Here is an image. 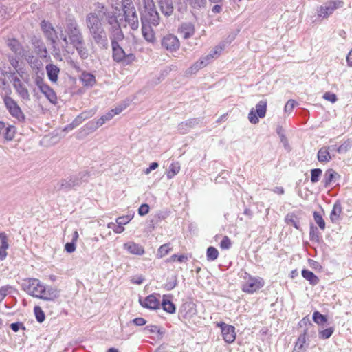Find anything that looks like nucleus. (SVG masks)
<instances>
[{
    "label": "nucleus",
    "instance_id": "obj_13",
    "mask_svg": "<svg viewBox=\"0 0 352 352\" xmlns=\"http://www.w3.org/2000/svg\"><path fill=\"white\" fill-rule=\"evenodd\" d=\"M212 61L211 56H204L201 57L198 60L195 62L188 69V72L190 74L197 73L200 69L208 66Z\"/></svg>",
    "mask_w": 352,
    "mask_h": 352
},
{
    "label": "nucleus",
    "instance_id": "obj_56",
    "mask_svg": "<svg viewBox=\"0 0 352 352\" xmlns=\"http://www.w3.org/2000/svg\"><path fill=\"white\" fill-rule=\"evenodd\" d=\"M8 289V286H3L0 288V302H1L7 296Z\"/></svg>",
    "mask_w": 352,
    "mask_h": 352
},
{
    "label": "nucleus",
    "instance_id": "obj_18",
    "mask_svg": "<svg viewBox=\"0 0 352 352\" xmlns=\"http://www.w3.org/2000/svg\"><path fill=\"white\" fill-rule=\"evenodd\" d=\"M0 261H3L8 255L7 250L9 248L8 236L5 232H0Z\"/></svg>",
    "mask_w": 352,
    "mask_h": 352
},
{
    "label": "nucleus",
    "instance_id": "obj_11",
    "mask_svg": "<svg viewBox=\"0 0 352 352\" xmlns=\"http://www.w3.org/2000/svg\"><path fill=\"white\" fill-rule=\"evenodd\" d=\"M160 295L159 294H152L144 298H140L139 303L144 308L157 310L160 308L161 302L160 300Z\"/></svg>",
    "mask_w": 352,
    "mask_h": 352
},
{
    "label": "nucleus",
    "instance_id": "obj_6",
    "mask_svg": "<svg viewBox=\"0 0 352 352\" xmlns=\"http://www.w3.org/2000/svg\"><path fill=\"white\" fill-rule=\"evenodd\" d=\"M112 58L113 60L124 65H128L136 60L135 55L133 53L126 54L123 48L119 45L118 42L112 39Z\"/></svg>",
    "mask_w": 352,
    "mask_h": 352
},
{
    "label": "nucleus",
    "instance_id": "obj_37",
    "mask_svg": "<svg viewBox=\"0 0 352 352\" xmlns=\"http://www.w3.org/2000/svg\"><path fill=\"white\" fill-rule=\"evenodd\" d=\"M188 261V256L184 254L177 255V254H173L169 258H168L166 260V263H174V262H179V263H184Z\"/></svg>",
    "mask_w": 352,
    "mask_h": 352
},
{
    "label": "nucleus",
    "instance_id": "obj_22",
    "mask_svg": "<svg viewBox=\"0 0 352 352\" xmlns=\"http://www.w3.org/2000/svg\"><path fill=\"white\" fill-rule=\"evenodd\" d=\"M148 24L149 25H146L143 23L142 28V34H143L144 38L148 42L154 43L155 41V32H154L153 30L151 28V27L150 26L151 24L150 23H148Z\"/></svg>",
    "mask_w": 352,
    "mask_h": 352
},
{
    "label": "nucleus",
    "instance_id": "obj_61",
    "mask_svg": "<svg viewBox=\"0 0 352 352\" xmlns=\"http://www.w3.org/2000/svg\"><path fill=\"white\" fill-rule=\"evenodd\" d=\"M96 10H97L98 12H101L104 9V6L100 3H97L95 4Z\"/></svg>",
    "mask_w": 352,
    "mask_h": 352
},
{
    "label": "nucleus",
    "instance_id": "obj_38",
    "mask_svg": "<svg viewBox=\"0 0 352 352\" xmlns=\"http://www.w3.org/2000/svg\"><path fill=\"white\" fill-rule=\"evenodd\" d=\"M206 256L208 261H214L219 256V252L215 248L210 246L207 249Z\"/></svg>",
    "mask_w": 352,
    "mask_h": 352
},
{
    "label": "nucleus",
    "instance_id": "obj_17",
    "mask_svg": "<svg viewBox=\"0 0 352 352\" xmlns=\"http://www.w3.org/2000/svg\"><path fill=\"white\" fill-rule=\"evenodd\" d=\"M171 295H164L161 305L164 311L173 314L176 311V306L171 301Z\"/></svg>",
    "mask_w": 352,
    "mask_h": 352
},
{
    "label": "nucleus",
    "instance_id": "obj_1",
    "mask_svg": "<svg viewBox=\"0 0 352 352\" xmlns=\"http://www.w3.org/2000/svg\"><path fill=\"white\" fill-rule=\"evenodd\" d=\"M107 18L110 25L125 23L133 30H136L139 26L138 16L131 0H122V9L115 8L111 13L108 14Z\"/></svg>",
    "mask_w": 352,
    "mask_h": 352
},
{
    "label": "nucleus",
    "instance_id": "obj_52",
    "mask_svg": "<svg viewBox=\"0 0 352 352\" xmlns=\"http://www.w3.org/2000/svg\"><path fill=\"white\" fill-rule=\"evenodd\" d=\"M77 50L79 55L82 58H86L88 56V52L87 49L84 47L83 44H81L79 47H75Z\"/></svg>",
    "mask_w": 352,
    "mask_h": 352
},
{
    "label": "nucleus",
    "instance_id": "obj_16",
    "mask_svg": "<svg viewBox=\"0 0 352 352\" xmlns=\"http://www.w3.org/2000/svg\"><path fill=\"white\" fill-rule=\"evenodd\" d=\"M69 38L74 47H79L81 44H83L82 36L76 26H74L72 29H71L69 33Z\"/></svg>",
    "mask_w": 352,
    "mask_h": 352
},
{
    "label": "nucleus",
    "instance_id": "obj_9",
    "mask_svg": "<svg viewBox=\"0 0 352 352\" xmlns=\"http://www.w3.org/2000/svg\"><path fill=\"white\" fill-rule=\"evenodd\" d=\"M217 327L221 328L223 339L226 343L231 344L235 341L236 333L233 325L220 322L217 323Z\"/></svg>",
    "mask_w": 352,
    "mask_h": 352
},
{
    "label": "nucleus",
    "instance_id": "obj_43",
    "mask_svg": "<svg viewBox=\"0 0 352 352\" xmlns=\"http://www.w3.org/2000/svg\"><path fill=\"white\" fill-rule=\"evenodd\" d=\"M334 331L333 327H329L319 331V337L321 339H328L331 336Z\"/></svg>",
    "mask_w": 352,
    "mask_h": 352
},
{
    "label": "nucleus",
    "instance_id": "obj_64",
    "mask_svg": "<svg viewBox=\"0 0 352 352\" xmlns=\"http://www.w3.org/2000/svg\"><path fill=\"white\" fill-rule=\"evenodd\" d=\"M124 230V227L122 226V225H118L116 228L114 229V232L116 233H122L123 231Z\"/></svg>",
    "mask_w": 352,
    "mask_h": 352
},
{
    "label": "nucleus",
    "instance_id": "obj_46",
    "mask_svg": "<svg viewBox=\"0 0 352 352\" xmlns=\"http://www.w3.org/2000/svg\"><path fill=\"white\" fill-rule=\"evenodd\" d=\"M232 242L230 239L227 236H223V239L220 243V248L222 250H228L230 248Z\"/></svg>",
    "mask_w": 352,
    "mask_h": 352
},
{
    "label": "nucleus",
    "instance_id": "obj_4",
    "mask_svg": "<svg viewBox=\"0 0 352 352\" xmlns=\"http://www.w3.org/2000/svg\"><path fill=\"white\" fill-rule=\"evenodd\" d=\"M243 279L241 284V290L246 294H254L259 291L265 285L263 278L256 277L246 271H244L240 275Z\"/></svg>",
    "mask_w": 352,
    "mask_h": 352
},
{
    "label": "nucleus",
    "instance_id": "obj_41",
    "mask_svg": "<svg viewBox=\"0 0 352 352\" xmlns=\"http://www.w3.org/2000/svg\"><path fill=\"white\" fill-rule=\"evenodd\" d=\"M34 313L35 317L36 318V320L38 322H42L45 320V315L44 311L42 310V309L40 306L34 307Z\"/></svg>",
    "mask_w": 352,
    "mask_h": 352
},
{
    "label": "nucleus",
    "instance_id": "obj_51",
    "mask_svg": "<svg viewBox=\"0 0 352 352\" xmlns=\"http://www.w3.org/2000/svg\"><path fill=\"white\" fill-rule=\"evenodd\" d=\"M323 98L326 100L330 101L332 103H334L337 100L336 95L329 91L325 92L324 94Z\"/></svg>",
    "mask_w": 352,
    "mask_h": 352
},
{
    "label": "nucleus",
    "instance_id": "obj_20",
    "mask_svg": "<svg viewBox=\"0 0 352 352\" xmlns=\"http://www.w3.org/2000/svg\"><path fill=\"white\" fill-rule=\"evenodd\" d=\"M41 28L47 38L53 39L56 36L55 29L49 21L43 20L41 23Z\"/></svg>",
    "mask_w": 352,
    "mask_h": 352
},
{
    "label": "nucleus",
    "instance_id": "obj_12",
    "mask_svg": "<svg viewBox=\"0 0 352 352\" xmlns=\"http://www.w3.org/2000/svg\"><path fill=\"white\" fill-rule=\"evenodd\" d=\"M162 45L168 51L175 52L179 48L180 42L176 36L169 34L163 37Z\"/></svg>",
    "mask_w": 352,
    "mask_h": 352
},
{
    "label": "nucleus",
    "instance_id": "obj_39",
    "mask_svg": "<svg viewBox=\"0 0 352 352\" xmlns=\"http://www.w3.org/2000/svg\"><path fill=\"white\" fill-rule=\"evenodd\" d=\"M313 216H314L315 222L318 224L319 228L322 230H324L325 229L326 224H325V221H324V219L322 218V215L319 212L314 211L313 213Z\"/></svg>",
    "mask_w": 352,
    "mask_h": 352
},
{
    "label": "nucleus",
    "instance_id": "obj_57",
    "mask_svg": "<svg viewBox=\"0 0 352 352\" xmlns=\"http://www.w3.org/2000/svg\"><path fill=\"white\" fill-rule=\"evenodd\" d=\"M133 323L137 326H143L146 323V320L143 318L138 317L133 320Z\"/></svg>",
    "mask_w": 352,
    "mask_h": 352
},
{
    "label": "nucleus",
    "instance_id": "obj_63",
    "mask_svg": "<svg viewBox=\"0 0 352 352\" xmlns=\"http://www.w3.org/2000/svg\"><path fill=\"white\" fill-rule=\"evenodd\" d=\"M146 329L148 330L150 332L154 333L158 331V327L156 325L147 326Z\"/></svg>",
    "mask_w": 352,
    "mask_h": 352
},
{
    "label": "nucleus",
    "instance_id": "obj_50",
    "mask_svg": "<svg viewBox=\"0 0 352 352\" xmlns=\"http://www.w3.org/2000/svg\"><path fill=\"white\" fill-rule=\"evenodd\" d=\"M126 108V105H120L118 107H116V108L110 110L109 112L111 115L112 118H113L115 116L120 114L123 110H124Z\"/></svg>",
    "mask_w": 352,
    "mask_h": 352
},
{
    "label": "nucleus",
    "instance_id": "obj_27",
    "mask_svg": "<svg viewBox=\"0 0 352 352\" xmlns=\"http://www.w3.org/2000/svg\"><path fill=\"white\" fill-rule=\"evenodd\" d=\"M16 127L13 125L5 126L3 138L6 141H12L16 134Z\"/></svg>",
    "mask_w": 352,
    "mask_h": 352
},
{
    "label": "nucleus",
    "instance_id": "obj_14",
    "mask_svg": "<svg viewBox=\"0 0 352 352\" xmlns=\"http://www.w3.org/2000/svg\"><path fill=\"white\" fill-rule=\"evenodd\" d=\"M123 248L133 255L142 256L145 254L144 246L132 241L124 243Z\"/></svg>",
    "mask_w": 352,
    "mask_h": 352
},
{
    "label": "nucleus",
    "instance_id": "obj_35",
    "mask_svg": "<svg viewBox=\"0 0 352 352\" xmlns=\"http://www.w3.org/2000/svg\"><path fill=\"white\" fill-rule=\"evenodd\" d=\"M313 320L315 323L321 325L327 322V318L326 316L321 314L318 311H316L313 314Z\"/></svg>",
    "mask_w": 352,
    "mask_h": 352
},
{
    "label": "nucleus",
    "instance_id": "obj_45",
    "mask_svg": "<svg viewBox=\"0 0 352 352\" xmlns=\"http://www.w3.org/2000/svg\"><path fill=\"white\" fill-rule=\"evenodd\" d=\"M223 50V48L221 46H216L208 54H207V56H211L212 61L213 59L220 56Z\"/></svg>",
    "mask_w": 352,
    "mask_h": 352
},
{
    "label": "nucleus",
    "instance_id": "obj_36",
    "mask_svg": "<svg viewBox=\"0 0 352 352\" xmlns=\"http://www.w3.org/2000/svg\"><path fill=\"white\" fill-rule=\"evenodd\" d=\"M336 175L337 173L333 169H328L324 175V185L326 186H329Z\"/></svg>",
    "mask_w": 352,
    "mask_h": 352
},
{
    "label": "nucleus",
    "instance_id": "obj_24",
    "mask_svg": "<svg viewBox=\"0 0 352 352\" xmlns=\"http://www.w3.org/2000/svg\"><path fill=\"white\" fill-rule=\"evenodd\" d=\"M159 6L162 12L166 15H170L173 12L172 0H159Z\"/></svg>",
    "mask_w": 352,
    "mask_h": 352
},
{
    "label": "nucleus",
    "instance_id": "obj_49",
    "mask_svg": "<svg viewBox=\"0 0 352 352\" xmlns=\"http://www.w3.org/2000/svg\"><path fill=\"white\" fill-rule=\"evenodd\" d=\"M113 118L109 112L107 113L105 115H103L100 117V119L96 122L98 126H102L105 122L111 120Z\"/></svg>",
    "mask_w": 352,
    "mask_h": 352
},
{
    "label": "nucleus",
    "instance_id": "obj_31",
    "mask_svg": "<svg viewBox=\"0 0 352 352\" xmlns=\"http://www.w3.org/2000/svg\"><path fill=\"white\" fill-rule=\"evenodd\" d=\"M7 44L9 48L14 53L19 52L22 48L21 43L14 38H9Z\"/></svg>",
    "mask_w": 352,
    "mask_h": 352
},
{
    "label": "nucleus",
    "instance_id": "obj_2",
    "mask_svg": "<svg viewBox=\"0 0 352 352\" xmlns=\"http://www.w3.org/2000/svg\"><path fill=\"white\" fill-rule=\"evenodd\" d=\"M26 282L25 290L33 297L47 301H54L59 296V292L56 288L47 286L37 278H29Z\"/></svg>",
    "mask_w": 352,
    "mask_h": 352
},
{
    "label": "nucleus",
    "instance_id": "obj_25",
    "mask_svg": "<svg viewBox=\"0 0 352 352\" xmlns=\"http://www.w3.org/2000/svg\"><path fill=\"white\" fill-rule=\"evenodd\" d=\"M302 276L305 279L308 280L309 283L312 285H317L320 281L319 278L316 274H314L311 271H309L308 270H302Z\"/></svg>",
    "mask_w": 352,
    "mask_h": 352
},
{
    "label": "nucleus",
    "instance_id": "obj_55",
    "mask_svg": "<svg viewBox=\"0 0 352 352\" xmlns=\"http://www.w3.org/2000/svg\"><path fill=\"white\" fill-rule=\"evenodd\" d=\"M65 250L67 252H69V253L74 252L76 250V244H75V243L74 242L67 243L65 245Z\"/></svg>",
    "mask_w": 352,
    "mask_h": 352
},
{
    "label": "nucleus",
    "instance_id": "obj_7",
    "mask_svg": "<svg viewBox=\"0 0 352 352\" xmlns=\"http://www.w3.org/2000/svg\"><path fill=\"white\" fill-rule=\"evenodd\" d=\"M267 100H260L255 108H252L248 113V120L250 123L256 124L259 122V118H263L266 116Z\"/></svg>",
    "mask_w": 352,
    "mask_h": 352
},
{
    "label": "nucleus",
    "instance_id": "obj_58",
    "mask_svg": "<svg viewBox=\"0 0 352 352\" xmlns=\"http://www.w3.org/2000/svg\"><path fill=\"white\" fill-rule=\"evenodd\" d=\"M158 163L157 162H153L150 164L149 167L146 169L145 173L148 174L151 173V170H153L156 169L158 167Z\"/></svg>",
    "mask_w": 352,
    "mask_h": 352
},
{
    "label": "nucleus",
    "instance_id": "obj_33",
    "mask_svg": "<svg viewBox=\"0 0 352 352\" xmlns=\"http://www.w3.org/2000/svg\"><path fill=\"white\" fill-rule=\"evenodd\" d=\"M121 25L122 24L119 23H118V25H111L113 28V37L111 38V40L114 39L115 41L118 42V41H122L124 38V34L120 28Z\"/></svg>",
    "mask_w": 352,
    "mask_h": 352
},
{
    "label": "nucleus",
    "instance_id": "obj_30",
    "mask_svg": "<svg viewBox=\"0 0 352 352\" xmlns=\"http://www.w3.org/2000/svg\"><path fill=\"white\" fill-rule=\"evenodd\" d=\"M173 250L171 244L170 243H164L162 245L157 249V256L158 258H163Z\"/></svg>",
    "mask_w": 352,
    "mask_h": 352
},
{
    "label": "nucleus",
    "instance_id": "obj_21",
    "mask_svg": "<svg viewBox=\"0 0 352 352\" xmlns=\"http://www.w3.org/2000/svg\"><path fill=\"white\" fill-rule=\"evenodd\" d=\"M179 32L184 38H190L195 34V26L193 24L190 23H184L181 25Z\"/></svg>",
    "mask_w": 352,
    "mask_h": 352
},
{
    "label": "nucleus",
    "instance_id": "obj_42",
    "mask_svg": "<svg viewBox=\"0 0 352 352\" xmlns=\"http://www.w3.org/2000/svg\"><path fill=\"white\" fill-rule=\"evenodd\" d=\"M322 173V170L320 168L312 169L311 170V182L314 184L318 182Z\"/></svg>",
    "mask_w": 352,
    "mask_h": 352
},
{
    "label": "nucleus",
    "instance_id": "obj_40",
    "mask_svg": "<svg viewBox=\"0 0 352 352\" xmlns=\"http://www.w3.org/2000/svg\"><path fill=\"white\" fill-rule=\"evenodd\" d=\"M186 3L194 9H199L206 5V0H186Z\"/></svg>",
    "mask_w": 352,
    "mask_h": 352
},
{
    "label": "nucleus",
    "instance_id": "obj_44",
    "mask_svg": "<svg viewBox=\"0 0 352 352\" xmlns=\"http://www.w3.org/2000/svg\"><path fill=\"white\" fill-rule=\"evenodd\" d=\"M307 342V338H306V332H305L303 334L300 335L296 342L295 347L298 349H302L304 347L305 344Z\"/></svg>",
    "mask_w": 352,
    "mask_h": 352
},
{
    "label": "nucleus",
    "instance_id": "obj_48",
    "mask_svg": "<svg viewBox=\"0 0 352 352\" xmlns=\"http://www.w3.org/2000/svg\"><path fill=\"white\" fill-rule=\"evenodd\" d=\"M132 219V217L130 215H126L120 217L116 219V222L118 225H126Z\"/></svg>",
    "mask_w": 352,
    "mask_h": 352
},
{
    "label": "nucleus",
    "instance_id": "obj_53",
    "mask_svg": "<svg viewBox=\"0 0 352 352\" xmlns=\"http://www.w3.org/2000/svg\"><path fill=\"white\" fill-rule=\"evenodd\" d=\"M149 212V206L146 204H142L138 209V214L140 216H144Z\"/></svg>",
    "mask_w": 352,
    "mask_h": 352
},
{
    "label": "nucleus",
    "instance_id": "obj_26",
    "mask_svg": "<svg viewBox=\"0 0 352 352\" xmlns=\"http://www.w3.org/2000/svg\"><path fill=\"white\" fill-rule=\"evenodd\" d=\"M180 171V165L179 162L171 163L168 167V170L166 172V176L168 179L173 178Z\"/></svg>",
    "mask_w": 352,
    "mask_h": 352
},
{
    "label": "nucleus",
    "instance_id": "obj_3",
    "mask_svg": "<svg viewBox=\"0 0 352 352\" xmlns=\"http://www.w3.org/2000/svg\"><path fill=\"white\" fill-rule=\"evenodd\" d=\"M85 21L94 41L98 45H107V37L99 16L95 12H90L86 16Z\"/></svg>",
    "mask_w": 352,
    "mask_h": 352
},
{
    "label": "nucleus",
    "instance_id": "obj_62",
    "mask_svg": "<svg viewBox=\"0 0 352 352\" xmlns=\"http://www.w3.org/2000/svg\"><path fill=\"white\" fill-rule=\"evenodd\" d=\"M346 61L349 66H352V50L349 52L346 56Z\"/></svg>",
    "mask_w": 352,
    "mask_h": 352
},
{
    "label": "nucleus",
    "instance_id": "obj_8",
    "mask_svg": "<svg viewBox=\"0 0 352 352\" xmlns=\"http://www.w3.org/2000/svg\"><path fill=\"white\" fill-rule=\"evenodd\" d=\"M4 104L6 107L10 114L17 119L20 122H23L25 120V116L23 113L21 107L18 105L17 102L10 96H5L3 98Z\"/></svg>",
    "mask_w": 352,
    "mask_h": 352
},
{
    "label": "nucleus",
    "instance_id": "obj_23",
    "mask_svg": "<svg viewBox=\"0 0 352 352\" xmlns=\"http://www.w3.org/2000/svg\"><path fill=\"white\" fill-rule=\"evenodd\" d=\"M46 71L49 79L52 82H56L58 80V76L60 72L59 68L54 64H49L46 66Z\"/></svg>",
    "mask_w": 352,
    "mask_h": 352
},
{
    "label": "nucleus",
    "instance_id": "obj_32",
    "mask_svg": "<svg viewBox=\"0 0 352 352\" xmlns=\"http://www.w3.org/2000/svg\"><path fill=\"white\" fill-rule=\"evenodd\" d=\"M285 221L287 225L293 226L296 229H299L298 219L295 214H287L285 217Z\"/></svg>",
    "mask_w": 352,
    "mask_h": 352
},
{
    "label": "nucleus",
    "instance_id": "obj_10",
    "mask_svg": "<svg viewBox=\"0 0 352 352\" xmlns=\"http://www.w3.org/2000/svg\"><path fill=\"white\" fill-rule=\"evenodd\" d=\"M344 2L341 0L327 1L324 6H320L318 10V15L322 18H327L334 10L342 7Z\"/></svg>",
    "mask_w": 352,
    "mask_h": 352
},
{
    "label": "nucleus",
    "instance_id": "obj_47",
    "mask_svg": "<svg viewBox=\"0 0 352 352\" xmlns=\"http://www.w3.org/2000/svg\"><path fill=\"white\" fill-rule=\"evenodd\" d=\"M296 102L294 100H289L284 107V111L287 113H290L295 106L296 105Z\"/></svg>",
    "mask_w": 352,
    "mask_h": 352
},
{
    "label": "nucleus",
    "instance_id": "obj_54",
    "mask_svg": "<svg viewBox=\"0 0 352 352\" xmlns=\"http://www.w3.org/2000/svg\"><path fill=\"white\" fill-rule=\"evenodd\" d=\"M331 151H336L339 153H344L347 151L348 149V145L347 144H342L338 147H336V146H331Z\"/></svg>",
    "mask_w": 352,
    "mask_h": 352
},
{
    "label": "nucleus",
    "instance_id": "obj_59",
    "mask_svg": "<svg viewBox=\"0 0 352 352\" xmlns=\"http://www.w3.org/2000/svg\"><path fill=\"white\" fill-rule=\"evenodd\" d=\"M222 10L221 6L220 3H217L215 6H214L212 8V12L214 14L220 13Z\"/></svg>",
    "mask_w": 352,
    "mask_h": 352
},
{
    "label": "nucleus",
    "instance_id": "obj_29",
    "mask_svg": "<svg viewBox=\"0 0 352 352\" xmlns=\"http://www.w3.org/2000/svg\"><path fill=\"white\" fill-rule=\"evenodd\" d=\"M19 82H20V81L19 80ZM14 87H15L17 93L19 94V95L23 100H30V94H29L28 90L21 82H19V84H15Z\"/></svg>",
    "mask_w": 352,
    "mask_h": 352
},
{
    "label": "nucleus",
    "instance_id": "obj_60",
    "mask_svg": "<svg viewBox=\"0 0 352 352\" xmlns=\"http://www.w3.org/2000/svg\"><path fill=\"white\" fill-rule=\"evenodd\" d=\"M273 192H275L276 194L281 195L284 194L285 190L283 187L277 186L273 189Z\"/></svg>",
    "mask_w": 352,
    "mask_h": 352
},
{
    "label": "nucleus",
    "instance_id": "obj_19",
    "mask_svg": "<svg viewBox=\"0 0 352 352\" xmlns=\"http://www.w3.org/2000/svg\"><path fill=\"white\" fill-rule=\"evenodd\" d=\"M331 146H323L318 152V160L321 163L329 162L331 160L330 150Z\"/></svg>",
    "mask_w": 352,
    "mask_h": 352
},
{
    "label": "nucleus",
    "instance_id": "obj_15",
    "mask_svg": "<svg viewBox=\"0 0 352 352\" xmlns=\"http://www.w3.org/2000/svg\"><path fill=\"white\" fill-rule=\"evenodd\" d=\"M39 89L51 103L54 104L57 103L56 94L52 87L47 84H41L39 85Z\"/></svg>",
    "mask_w": 352,
    "mask_h": 352
},
{
    "label": "nucleus",
    "instance_id": "obj_28",
    "mask_svg": "<svg viewBox=\"0 0 352 352\" xmlns=\"http://www.w3.org/2000/svg\"><path fill=\"white\" fill-rule=\"evenodd\" d=\"M81 80L85 86H93L96 83V78L94 75L83 72L81 75Z\"/></svg>",
    "mask_w": 352,
    "mask_h": 352
},
{
    "label": "nucleus",
    "instance_id": "obj_5",
    "mask_svg": "<svg viewBox=\"0 0 352 352\" xmlns=\"http://www.w3.org/2000/svg\"><path fill=\"white\" fill-rule=\"evenodd\" d=\"M142 19L153 25L159 24V15L153 0H142Z\"/></svg>",
    "mask_w": 352,
    "mask_h": 352
},
{
    "label": "nucleus",
    "instance_id": "obj_34",
    "mask_svg": "<svg viewBox=\"0 0 352 352\" xmlns=\"http://www.w3.org/2000/svg\"><path fill=\"white\" fill-rule=\"evenodd\" d=\"M342 213V208L340 205H334L330 214V219L332 222L338 221Z\"/></svg>",
    "mask_w": 352,
    "mask_h": 352
}]
</instances>
